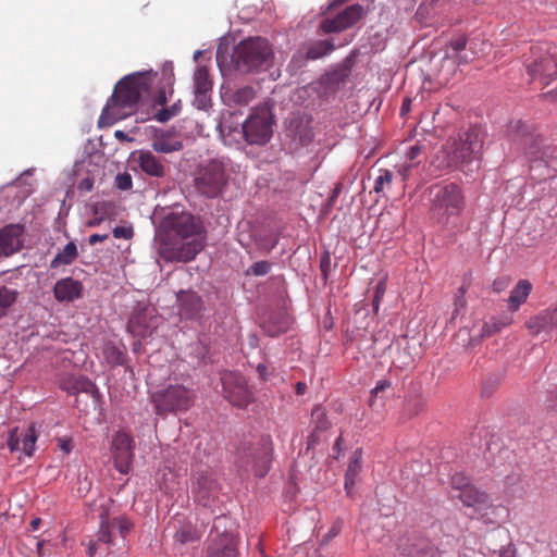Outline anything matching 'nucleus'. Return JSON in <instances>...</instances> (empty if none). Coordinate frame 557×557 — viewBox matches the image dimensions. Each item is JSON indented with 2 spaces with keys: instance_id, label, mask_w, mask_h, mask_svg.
Segmentation results:
<instances>
[{
  "instance_id": "obj_33",
  "label": "nucleus",
  "mask_w": 557,
  "mask_h": 557,
  "mask_svg": "<svg viewBox=\"0 0 557 557\" xmlns=\"http://www.w3.org/2000/svg\"><path fill=\"white\" fill-rule=\"evenodd\" d=\"M510 319H498V318H492L490 321L483 323L479 330V333L473 335V337L482 339L485 337L493 336L494 334L498 333L503 327L509 325Z\"/></svg>"
},
{
  "instance_id": "obj_16",
  "label": "nucleus",
  "mask_w": 557,
  "mask_h": 557,
  "mask_svg": "<svg viewBox=\"0 0 557 557\" xmlns=\"http://www.w3.org/2000/svg\"><path fill=\"white\" fill-rule=\"evenodd\" d=\"M397 548L406 557H443V552L430 540L419 536L399 540Z\"/></svg>"
},
{
  "instance_id": "obj_3",
  "label": "nucleus",
  "mask_w": 557,
  "mask_h": 557,
  "mask_svg": "<svg viewBox=\"0 0 557 557\" xmlns=\"http://www.w3.org/2000/svg\"><path fill=\"white\" fill-rule=\"evenodd\" d=\"M485 134L481 127H470L458 139L448 143L442 151L444 160L440 166L449 170H460L465 173L479 168Z\"/></svg>"
},
{
  "instance_id": "obj_51",
  "label": "nucleus",
  "mask_w": 557,
  "mask_h": 557,
  "mask_svg": "<svg viewBox=\"0 0 557 557\" xmlns=\"http://www.w3.org/2000/svg\"><path fill=\"white\" fill-rule=\"evenodd\" d=\"M385 290H386V285L384 282H379L375 286V293H374V297H373V300H372V307H373V310L374 312H377L379 311V308H380V304H381V300L385 294Z\"/></svg>"
},
{
  "instance_id": "obj_15",
  "label": "nucleus",
  "mask_w": 557,
  "mask_h": 557,
  "mask_svg": "<svg viewBox=\"0 0 557 557\" xmlns=\"http://www.w3.org/2000/svg\"><path fill=\"white\" fill-rule=\"evenodd\" d=\"M509 136L512 143L519 148L523 149L524 153L530 156L531 159H537V151L531 150L532 147H539L541 137L533 134L528 124L522 121H513L509 125Z\"/></svg>"
},
{
  "instance_id": "obj_25",
  "label": "nucleus",
  "mask_w": 557,
  "mask_h": 557,
  "mask_svg": "<svg viewBox=\"0 0 557 557\" xmlns=\"http://www.w3.org/2000/svg\"><path fill=\"white\" fill-rule=\"evenodd\" d=\"M290 326L292 319L287 313L284 312L270 314L268 319H265L261 324L263 332L271 337H276L286 333Z\"/></svg>"
},
{
  "instance_id": "obj_44",
  "label": "nucleus",
  "mask_w": 557,
  "mask_h": 557,
  "mask_svg": "<svg viewBox=\"0 0 557 557\" xmlns=\"http://www.w3.org/2000/svg\"><path fill=\"white\" fill-rule=\"evenodd\" d=\"M181 101L178 100L177 102L173 103L171 107L169 108H163L161 110H159L156 114V119L159 121V122H166L169 120H171L172 117L176 116L180 111H181Z\"/></svg>"
},
{
  "instance_id": "obj_59",
  "label": "nucleus",
  "mask_w": 557,
  "mask_h": 557,
  "mask_svg": "<svg viewBox=\"0 0 557 557\" xmlns=\"http://www.w3.org/2000/svg\"><path fill=\"white\" fill-rule=\"evenodd\" d=\"M412 169V164L411 163H405V164H401L398 169H397V173L398 175L401 177V181H406L408 175H409V172L411 171Z\"/></svg>"
},
{
  "instance_id": "obj_64",
  "label": "nucleus",
  "mask_w": 557,
  "mask_h": 557,
  "mask_svg": "<svg viewBox=\"0 0 557 557\" xmlns=\"http://www.w3.org/2000/svg\"><path fill=\"white\" fill-rule=\"evenodd\" d=\"M450 47L454 51L460 52L466 48V40L465 39H457L450 44Z\"/></svg>"
},
{
  "instance_id": "obj_50",
  "label": "nucleus",
  "mask_w": 557,
  "mask_h": 557,
  "mask_svg": "<svg viewBox=\"0 0 557 557\" xmlns=\"http://www.w3.org/2000/svg\"><path fill=\"white\" fill-rule=\"evenodd\" d=\"M277 237H264L257 242L258 249L263 253H269L277 245Z\"/></svg>"
},
{
  "instance_id": "obj_36",
  "label": "nucleus",
  "mask_w": 557,
  "mask_h": 557,
  "mask_svg": "<svg viewBox=\"0 0 557 557\" xmlns=\"http://www.w3.org/2000/svg\"><path fill=\"white\" fill-rule=\"evenodd\" d=\"M21 451L24 453L25 456L32 457L35 451L37 435L33 426H29L27 430H21Z\"/></svg>"
},
{
  "instance_id": "obj_29",
  "label": "nucleus",
  "mask_w": 557,
  "mask_h": 557,
  "mask_svg": "<svg viewBox=\"0 0 557 557\" xmlns=\"http://www.w3.org/2000/svg\"><path fill=\"white\" fill-rule=\"evenodd\" d=\"M532 290V284L528 280H520L508 298L509 308L516 311L528 298Z\"/></svg>"
},
{
  "instance_id": "obj_8",
  "label": "nucleus",
  "mask_w": 557,
  "mask_h": 557,
  "mask_svg": "<svg viewBox=\"0 0 557 557\" xmlns=\"http://www.w3.org/2000/svg\"><path fill=\"white\" fill-rule=\"evenodd\" d=\"M271 443L262 440L257 445L243 446L239 451L240 467L253 470L258 476H264L271 463Z\"/></svg>"
},
{
  "instance_id": "obj_35",
  "label": "nucleus",
  "mask_w": 557,
  "mask_h": 557,
  "mask_svg": "<svg viewBox=\"0 0 557 557\" xmlns=\"http://www.w3.org/2000/svg\"><path fill=\"white\" fill-rule=\"evenodd\" d=\"M199 537L197 529L190 523L183 524L174 534V541L180 544L196 542Z\"/></svg>"
},
{
  "instance_id": "obj_18",
  "label": "nucleus",
  "mask_w": 557,
  "mask_h": 557,
  "mask_svg": "<svg viewBox=\"0 0 557 557\" xmlns=\"http://www.w3.org/2000/svg\"><path fill=\"white\" fill-rule=\"evenodd\" d=\"M207 557H238L237 540L224 527L221 536H212L207 548Z\"/></svg>"
},
{
  "instance_id": "obj_14",
  "label": "nucleus",
  "mask_w": 557,
  "mask_h": 557,
  "mask_svg": "<svg viewBox=\"0 0 557 557\" xmlns=\"http://www.w3.org/2000/svg\"><path fill=\"white\" fill-rule=\"evenodd\" d=\"M112 455L116 470L127 474L134 457V441L126 432H117L112 440Z\"/></svg>"
},
{
  "instance_id": "obj_2",
  "label": "nucleus",
  "mask_w": 557,
  "mask_h": 557,
  "mask_svg": "<svg viewBox=\"0 0 557 557\" xmlns=\"http://www.w3.org/2000/svg\"><path fill=\"white\" fill-rule=\"evenodd\" d=\"M152 85L151 72H136L124 76L114 87L98 121L100 127L111 126L131 115L148 96Z\"/></svg>"
},
{
  "instance_id": "obj_48",
  "label": "nucleus",
  "mask_w": 557,
  "mask_h": 557,
  "mask_svg": "<svg viewBox=\"0 0 557 557\" xmlns=\"http://www.w3.org/2000/svg\"><path fill=\"white\" fill-rule=\"evenodd\" d=\"M470 485L468 478L462 473H455L451 476V487L458 493H461V491L466 490V487H469Z\"/></svg>"
},
{
  "instance_id": "obj_52",
  "label": "nucleus",
  "mask_w": 557,
  "mask_h": 557,
  "mask_svg": "<svg viewBox=\"0 0 557 557\" xmlns=\"http://www.w3.org/2000/svg\"><path fill=\"white\" fill-rule=\"evenodd\" d=\"M112 233L115 238L131 239L134 236L132 226H115Z\"/></svg>"
},
{
  "instance_id": "obj_62",
  "label": "nucleus",
  "mask_w": 557,
  "mask_h": 557,
  "mask_svg": "<svg viewBox=\"0 0 557 557\" xmlns=\"http://www.w3.org/2000/svg\"><path fill=\"white\" fill-rule=\"evenodd\" d=\"M59 447L64 454H70L72 450V444L70 440L66 438H60L59 440Z\"/></svg>"
},
{
  "instance_id": "obj_26",
  "label": "nucleus",
  "mask_w": 557,
  "mask_h": 557,
  "mask_svg": "<svg viewBox=\"0 0 557 557\" xmlns=\"http://www.w3.org/2000/svg\"><path fill=\"white\" fill-rule=\"evenodd\" d=\"M218 129L227 145H239L244 141V123H233L232 115L224 117L218 125Z\"/></svg>"
},
{
  "instance_id": "obj_39",
  "label": "nucleus",
  "mask_w": 557,
  "mask_h": 557,
  "mask_svg": "<svg viewBox=\"0 0 557 557\" xmlns=\"http://www.w3.org/2000/svg\"><path fill=\"white\" fill-rule=\"evenodd\" d=\"M309 60H310V59H309V57L307 55V53H306L305 49H304V48H301V49L297 50V51L293 54V57H292V59H290V61H289V63H288V65H287V70L289 71V73H290V74H295V73H297L300 69H302V67L307 64V62H308Z\"/></svg>"
},
{
  "instance_id": "obj_41",
  "label": "nucleus",
  "mask_w": 557,
  "mask_h": 557,
  "mask_svg": "<svg viewBox=\"0 0 557 557\" xmlns=\"http://www.w3.org/2000/svg\"><path fill=\"white\" fill-rule=\"evenodd\" d=\"M272 267H273V263L270 261H267V260L257 261L247 269L246 274L253 275V276H264L270 273Z\"/></svg>"
},
{
  "instance_id": "obj_38",
  "label": "nucleus",
  "mask_w": 557,
  "mask_h": 557,
  "mask_svg": "<svg viewBox=\"0 0 557 557\" xmlns=\"http://www.w3.org/2000/svg\"><path fill=\"white\" fill-rule=\"evenodd\" d=\"M394 175L393 172L387 169H380L379 175L376 176L374 181L373 190L376 194H382L386 188L391 187V184L393 182Z\"/></svg>"
},
{
  "instance_id": "obj_24",
  "label": "nucleus",
  "mask_w": 557,
  "mask_h": 557,
  "mask_svg": "<svg viewBox=\"0 0 557 557\" xmlns=\"http://www.w3.org/2000/svg\"><path fill=\"white\" fill-rule=\"evenodd\" d=\"M151 148L159 153H171L183 149V141L170 131H159L156 133Z\"/></svg>"
},
{
  "instance_id": "obj_58",
  "label": "nucleus",
  "mask_w": 557,
  "mask_h": 557,
  "mask_svg": "<svg viewBox=\"0 0 557 557\" xmlns=\"http://www.w3.org/2000/svg\"><path fill=\"white\" fill-rule=\"evenodd\" d=\"M422 148L419 145H413L406 152L407 158L412 161L421 154Z\"/></svg>"
},
{
  "instance_id": "obj_9",
  "label": "nucleus",
  "mask_w": 557,
  "mask_h": 557,
  "mask_svg": "<svg viewBox=\"0 0 557 557\" xmlns=\"http://www.w3.org/2000/svg\"><path fill=\"white\" fill-rule=\"evenodd\" d=\"M272 133V120L264 109L252 112L244 122V141L248 145L263 146L270 141Z\"/></svg>"
},
{
  "instance_id": "obj_60",
  "label": "nucleus",
  "mask_w": 557,
  "mask_h": 557,
  "mask_svg": "<svg viewBox=\"0 0 557 557\" xmlns=\"http://www.w3.org/2000/svg\"><path fill=\"white\" fill-rule=\"evenodd\" d=\"M94 187V181L89 177L82 180L78 184V189L81 191H90Z\"/></svg>"
},
{
  "instance_id": "obj_57",
  "label": "nucleus",
  "mask_w": 557,
  "mask_h": 557,
  "mask_svg": "<svg viewBox=\"0 0 557 557\" xmlns=\"http://www.w3.org/2000/svg\"><path fill=\"white\" fill-rule=\"evenodd\" d=\"M320 269H321V272L323 273V275L326 276L327 272L331 269V257L327 253H324L321 257Z\"/></svg>"
},
{
  "instance_id": "obj_7",
  "label": "nucleus",
  "mask_w": 557,
  "mask_h": 557,
  "mask_svg": "<svg viewBox=\"0 0 557 557\" xmlns=\"http://www.w3.org/2000/svg\"><path fill=\"white\" fill-rule=\"evenodd\" d=\"M227 183V174L221 161L212 160L198 173L195 185L197 190L208 197L219 196Z\"/></svg>"
},
{
  "instance_id": "obj_4",
  "label": "nucleus",
  "mask_w": 557,
  "mask_h": 557,
  "mask_svg": "<svg viewBox=\"0 0 557 557\" xmlns=\"http://www.w3.org/2000/svg\"><path fill=\"white\" fill-rule=\"evenodd\" d=\"M272 45L262 37H249L239 41L232 53L234 67L240 73H259L272 66Z\"/></svg>"
},
{
  "instance_id": "obj_12",
  "label": "nucleus",
  "mask_w": 557,
  "mask_h": 557,
  "mask_svg": "<svg viewBox=\"0 0 557 557\" xmlns=\"http://www.w3.org/2000/svg\"><path fill=\"white\" fill-rule=\"evenodd\" d=\"M223 393L233 406L246 408L252 400V394L245 377L238 373L227 372L221 377Z\"/></svg>"
},
{
  "instance_id": "obj_56",
  "label": "nucleus",
  "mask_w": 557,
  "mask_h": 557,
  "mask_svg": "<svg viewBox=\"0 0 557 557\" xmlns=\"http://www.w3.org/2000/svg\"><path fill=\"white\" fill-rule=\"evenodd\" d=\"M391 386V381L380 380L376 382L374 388L371 391L372 396H376L379 393L385 391Z\"/></svg>"
},
{
  "instance_id": "obj_28",
  "label": "nucleus",
  "mask_w": 557,
  "mask_h": 557,
  "mask_svg": "<svg viewBox=\"0 0 557 557\" xmlns=\"http://www.w3.org/2000/svg\"><path fill=\"white\" fill-rule=\"evenodd\" d=\"M362 469V451L361 449H356L354 455L348 463L346 473H345V490L348 495L351 494V491L357 482V479Z\"/></svg>"
},
{
  "instance_id": "obj_46",
  "label": "nucleus",
  "mask_w": 557,
  "mask_h": 557,
  "mask_svg": "<svg viewBox=\"0 0 557 557\" xmlns=\"http://www.w3.org/2000/svg\"><path fill=\"white\" fill-rule=\"evenodd\" d=\"M109 522L113 530L116 529L123 537L129 532L132 528V522L123 516L109 520Z\"/></svg>"
},
{
  "instance_id": "obj_37",
  "label": "nucleus",
  "mask_w": 557,
  "mask_h": 557,
  "mask_svg": "<svg viewBox=\"0 0 557 557\" xmlns=\"http://www.w3.org/2000/svg\"><path fill=\"white\" fill-rule=\"evenodd\" d=\"M311 418L315 431H325L331 425L327 420L325 409L320 405L314 406L311 412Z\"/></svg>"
},
{
  "instance_id": "obj_49",
  "label": "nucleus",
  "mask_w": 557,
  "mask_h": 557,
  "mask_svg": "<svg viewBox=\"0 0 557 557\" xmlns=\"http://www.w3.org/2000/svg\"><path fill=\"white\" fill-rule=\"evenodd\" d=\"M114 183H115L116 188L120 190H128L133 186L132 176L127 172L117 174Z\"/></svg>"
},
{
  "instance_id": "obj_17",
  "label": "nucleus",
  "mask_w": 557,
  "mask_h": 557,
  "mask_svg": "<svg viewBox=\"0 0 557 557\" xmlns=\"http://www.w3.org/2000/svg\"><path fill=\"white\" fill-rule=\"evenodd\" d=\"M62 388L71 395L78 396L85 394L91 400L94 409L100 408L101 393L96 384L83 375H70L62 381Z\"/></svg>"
},
{
  "instance_id": "obj_30",
  "label": "nucleus",
  "mask_w": 557,
  "mask_h": 557,
  "mask_svg": "<svg viewBox=\"0 0 557 557\" xmlns=\"http://www.w3.org/2000/svg\"><path fill=\"white\" fill-rule=\"evenodd\" d=\"M310 60H318L331 54L335 50V45L331 39L315 40L304 47Z\"/></svg>"
},
{
  "instance_id": "obj_6",
  "label": "nucleus",
  "mask_w": 557,
  "mask_h": 557,
  "mask_svg": "<svg viewBox=\"0 0 557 557\" xmlns=\"http://www.w3.org/2000/svg\"><path fill=\"white\" fill-rule=\"evenodd\" d=\"M194 399L195 392L182 384H170L152 394V403L158 414L186 411Z\"/></svg>"
},
{
  "instance_id": "obj_42",
  "label": "nucleus",
  "mask_w": 557,
  "mask_h": 557,
  "mask_svg": "<svg viewBox=\"0 0 557 557\" xmlns=\"http://www.w3.org/2000/svg\"><path fill=\"white\" fill-rule=\"evenodd\" d=\"M107 361L113 366H120L124 362L123 352L113 345H108L103 349Z\"/></svg>"
},
{
  "instance_id": "obj_23",
  "label": "nucleus",
  "mask_w": 557,
  "mask_h": 557,
  "mask_svg": "<svg viewBox=\"0 0 557 557\" xmlns=\"http://www.w3.org/2000/svg\"><path fill=\"white\" fill-rule=\"evenodd\" d=\"M454 497L459 498L465 506L472 507L480 513L491 506L490 496L473 485L466 487L461 493L454 494Z\"/></svg>"
},
{
  "instance_id": "obj_40",
  "label": "nucleus",
  "mask_w": 557,
  "mask_h": 557,
  "mask_svg": "<svg viewBox=\"0 0 557 557\" xmlns=\"http://www.w3.org/2000/svg\"><path fill=\"white\" fill-rule=\"evenodd\" d=\"M193 92H194L193 106L196 109L207 111L211 108L212 91H193Z\"/></svg>"
},
{
  "instance_id": "obj_11",
  "label": "nucleus",
  "mask_w": 557,
  "mask_h": 557,
  "mask_svg": "<svg viewBox=\"0 0 557 557\" xmlns=\"http://www.w3.org/2000/svg\"><path fill=\"white\" fill-rule=\"evenodd\" d=\"M219 484L214 473L209 468L198 469L193 476L191 493L195 500L205 506H210L218 496Z\"/></svg>"
},
{
  "instance_id": "obj_53",
  "label": "nucleus",
  "mask_w": 557,
  "mask_h": 557,
  "mask_svg": "<svg viewBox=\"0 0 557 557\" xmlns=\"http://www.w3.org/2000/svg\"><path fill=\"white\" fill-rule=\"evenodd\" d=\"M342 527H343L342 521L334 522V524L331 527L329 532L324 535L323 542L326 543V542L331 541L333 537H335L337 534H339V532L342 531Z\"/></svg>"
},
{
  "instance_id": "obj_13",
  "label": "nucleus",
  "mask_w": 557,
  "mask_h": 557,
  "mask_svg": "<svg viewBox=\"0 0 557 557\" xmlns=\"http://www.w3.org/2000/svg\"><path fill=\"white\" fill-rule=\"evenodd\" d=\"M534 59L527 64L532 79H540L546 86L557 78V58L549 51L536 50Z\"/></svg>"
},
{
  "instance_id": "obj_63",
  "label": "nucleus",
  "mask_w": 557,
  "mask_h": 557,
  "mask_svg": "<svg viewBox=\"0 0 557 557\" xmlns=\"http://www.w3.org/2000/svg\"><path fill=\"white\" fill-rule=\"evenodd\" d=\"M98 550H99V543L97 541L90 542L88 545V549H87L88 557H96L99 554Z\"/></svg>"
},
{
  "instance_id": "obj_55",
  "label": "nucleus",
  "mask_w": 557,
  "mask_h": 557,
  "mask_svg": "<svg viewBox=\"0 0 557 557\" xmlns=\"http://www.w3.org/2000/svg\"><path fill=\"white\" fill-rule=\"evenodd\" d=\"M542 146H543V139L541 138V144L540 146L536 148V147H532L531 150L533 151H537V156L539 158L537 159H531L530 156L525 154L527 158L530 160V161H544V163H547V160L546 158H548V156L546 154V151L545 150H542Z\"/></svg>"
},
{
  "instance_id": "obj_45",
  "label": "nucleus",
  "mask_w": 557,
  "mask_h": 557,
  "mask_svg": "<svg viewBox=\"0 0 557 557\" xmlns=\"http://www.w3.org/2000/svg\"><path fill=\"white\" fill-rule=\"evenodd\" d=\"M112 525L109 520L101 519L100 529L98 532V543H103L110 545L112 543Z\"/></svg>"
},
{
  "instance_id": "obj_20",
  "label": "nucleus",
  "mask_w": 557,
  "mask_h": 557,
  "mask_svg": "<svg viewBox=\"0 0 557 557\" xmlns=\"http://www.w3.org/2000/svg\"><path fill=\"white\" fill-rule=\"evenodd\" d=\"M24 226L9 224L0 230V256L9 257L22 248Z\"/></svg>"
},
{
  "instance_id": "obj_61",
  "label": "nucleus",
  "mask_w": 557,
  "mask_h": 557,
  "mask_svg": "<svg viewBox=\"0 0 557 557\" xmlns=\"http://www.w3.org/2000/svg\"><path fill=\"white\" fill-rule=\"evenodd\" d=\"M109 238V234H92L88 238L90 245H96L99 242H104Z\"/></svg>"
},
{
  "instance_id": "obj_47",
  "label": "nucleus",
  "mask_w": 557,
  "mask_h": 557,
  "mask_svg": "<svg viewBox=\"0 0 557 557\" xmlns=\"http://www.w3.org/2000/svg\"><path fill=\"white\" fill-rule=\"evenodd\" d=\"M21 430L18 428H14L10 431L9 437H8V446L10 448V451H21L22 445H21Z\"/></svg>"
},
{
  "instance_id": "obj_32",
  "label": "nucleus",
  "mask_w": 557,
  "mask_h": 557,
  "mask_svg": "<svg viewBox=\"0 0 557 557\" xmlns=\"http://www.w3.org/2000/svg\"><path fill=\"white\" fill-rule=\"evenodd\" d=\"M212 79L205 65H199L193 76V91H212Z\"/></svg>"
},
{
  "instance_id": "obj_19",
  "label": "nucleus",
  "mask_w": 557,
  "mask_h": 557,
  "mask_svg": "<svg viewBox=\"0 0 557 557\" xmlns=\"http://www.w3.org/2000/svg\"><path fill=\"white\" fill-rule=\"evenodd\" d=\"M132 162L147 175L163 177L166 174V165L163 160L154 156L150 150H137L132 153Z\"/></svg>"
},
{
  "instance_id": "obj_10",
  "label": "nucleus",
  "mask_w": 557,
  "mask_h": 557,
  "mask_svg": "<svg viewBox=\"0 0 557 557\" xmlns=\"http://www.w3.org/2000/svg\"><path fill=\"white\" fill-rule=\"evenodd\" d=\"M366 14L367 11L363 5L359 3L348 5L334 17L323 18L318 26V33L332 34L344 32L355 26Z\"/></svg>"
},
{
  "instance_id": "obj_21",
  "label": "nucleus",
  "mask_w": 557,
  "mask_h": 557,
  "mask_svg": "<svg viewBox=\"0 0 557 557\" xmlns=\"http://www.w3.org/2000/svg\"><path fill=\"white\" fill-rule=\"evenodd\" d=\"M178 312L186 319H196L203 311L201 297L193 290H181L177 294Z\"/></svg>"
},
{
  "instance_id": "obj_54",
  "label": "nucleus",
  "mask_w": 557,
  "mask_h": 557,
  "mask_svg": "<svg viewBox=\"0 0 557 557\" xmlns=\"http://www.w3.org/2000/svg\"><path fill=\"white\" fill-rule=\"evenodd\" d=\"M466 292H467V286L463 283L462 286L458 289L459 295L457 296L456 309H455V311L453 313V317H455L458 313L459 308H463L465 307L466 301L463 299V296H465Z\"/></svg>"
},
{
  "instance_id": "obj_22",
  "label": "nucleus",
  "mask_w": 557,
  "mask_h": 557,
  "mask_svg": "<svg viewBox=\"0 0 557 557\" xmlns=\"http://www.w3.org/2000/svg\"><path fill=\"white\" fill-rule=\"evenodd\" d=\"M83 285L73 277H64L54 284L53 295L60 302H71L82 296Z\"/></svg>"
},
{
  "instance_id": "obj_1",
  "label": "nucleus",
  "mask_w": 557,
  "mask_h": 557,
  "mask_svg": "<svg viewBox=\"0 0 557 557\" xmlns=\"http://www.w3.org/2000/svg\"><path fill=\"white\" fill-rule=\"evenodd\" d=\"M163 243L161 256L168 261L188 262L203 248V227L199 219L187 212H172L160 224Z\"/></svg>"
},
{
  "instance_id": "obj_34",
  "label": "nucleus",
  "mask_w": 557,
  "mask_h": 557,
  "mask_svg": "<svg viewBox=\"0 0 557 557\" xmlns=\"http://www.w3.org/2000/svg\"><path fill=\"white\" fill-rule=\"evenodd\" d=\"M18 296V292L8 286H0V318L7 314L9 308H11Z\"/></svg>"
},
{
  "instance_id": "obj_43",
  "label": "nucleus",
  "mask_w": 557,
  "mask_h": 557,
  "mask_svg": "<svg viewBox=\"0 0 557 557\" xmlns=\"http://www.w3.org/2000/svg\"><path fill=\"white\" fill-rule=\"evenodd\" d=\"M232 524H233V522L225 515L215 517L214 521H213V525H212V536H221V533L223 532L224 527H226L228 532H233Z\"/></svg>"
},
{
  "instance_id": "obj_27",
  "label": "nucleus",
  "mask_w": 557,
  "mask_h": 557,
  "mask_svg": "<svg viewBox=\"0 0 557 557\" xmlns=\"http://www.w3.org/2000/svg\"><path fill=\"white\" fill-rule=\"evenodd\" d=\"M256 98V91L251 86H244L236 89L227 88L222 94L223 102L228 106H247Z\"/></svg>"
},
{
  "instance_id": "obj_5",
  "label": "nucleus",
  "mask_w": 557,
  "mask_h": 557,
  "mask_svg": "<svg viewBox=\"0 0 557 557\" xmlns=\"http://www.w3.org/2000/svg\"><path fill=\"white\" fill-rule=\"evenodd\" d=\"M430 196L432 215L443 225L458 216L466 206L462 188L456 183L434 185L430 188Z\"/></svg>"
},
{
  "instance_id": "obj_31",
  "label": "nucleus",
  "mask_w": 557,
  "mask_h": 557,
  "mask_svg": "<svg viewBox=\"0 0 557 557\" xmlns=\"http://www.w3.org/2000/svg\"><path fill=\"white\" fill-rule=\"evenodd\" d=\"M78 257L77 246L75 243H67L64 248L55 255L50 262L51 269H57L61 265L72 264Z\"/></svg>"
}]
</instances>
